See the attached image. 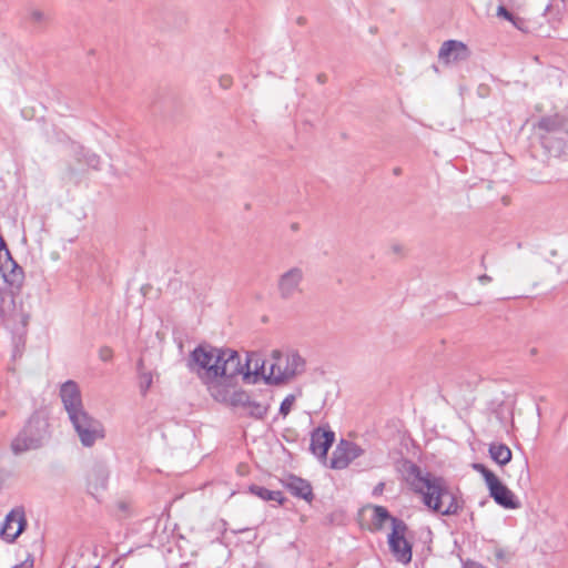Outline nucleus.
I'll return each mask as SVG.
<instances>
[{
  "instance_id": "obj_28",
  "label": "nucleus",
  "mask_w": 568,
  "mask_h": 568,
  "mask_svg": "<svg viewBox=\"0 0 568 568\" xmlns=\"http://www.w3.org/2000/svg\"><path fill=\"white\" fill-rule=\"evenodd\" d=\"M220 85L223 89H229L232 85V78L229 75H223L220 78Z\"/></svg>"
},
{
  "instance_id": "obj_7",
  "label": "nucleus",
  "mask_w": 568,
  "mask_h": 568,
  "mask_svg": "<svg viewBox=\"0 0 568 568\" xmlns=\"http://www.w3.org/2000/svg\"><path fill=\"white\" fill-rule=\"evenodd\" d=\"M407 525L398 518H392V532L388 535V546L395 558L408 564L412 560V545L406 539Z\"/></svg>"
},
{
  "instance_id": "obj_30",
  "label": "nucleus",
  "mask_w": 568,
  "mask_h": 568,
  "mask_svg": "<svg viewBox=\"0 0 568 568\" xmlns=\"http://www.w3.org/2000/svg\"><path fill=\"white\" fill-rule=\"evenodd\" d=\"M478 281L481 283V284H487L489 282H491V277L487 274H483L478 277Z\"/></svg>"
},
{
  "instance_id": "obj_5",
  "label": "nucleus",
  "mask_w": 568,
  "mask_h": 568,
  "mask_svg": "<svg viewBox=\"0 0 568 568\" xmlns=\"http://www.w3.org/2000/svg\"><path fill=\"white\" fill-rule=\"evenodd\" d=\"M473 468L483 476L489 490V496L497 505L506 509H517L520 507V501L517 499L515 494L485 465L474 464Z\"/></svg>"
},
{
  "instance_id": "obj_17",
  "label": "nucleus",
  "mask_w": 568,
  "mask_h": 568,
  "mask_svg": "<svg viewBox=\"0 0 568 568\" xmlns=\"http://www.w3.org/2000/svg\"><path fill=\"white\" fill-rule=\"evenodd\" d=\"M488 452L493 460L501 466L508 464L511 459V450L505 444L493 443L489 445Z\"/></svg>"
},
{
  "instance_id": "obj_2",
  "label": "nucleus",
  "mask_w": 568,
  "mask_h": 568,
  "mask_svg": "<svg viewBox=\"0 0 568 568\" xmlns=\"http://www.w3.org/2000/svg\"><path fill=\"white\" fill-rule=\"evenodd\" d=\"M409 475L413 476L412 488L422 495L423 503L427 508L443 516H454L462 511L463 498L448 486L443 477L423 473L414 464L409 467Z\"/></svg>"
},
{
  "instance_id": "obj_32",
  "label": "nucleus",
  "mask_w": 568,
  "mask_h": 568,
  "mask_svg": "<svg viewBox=\"0 0 568 568\" xmlns=\"http://www.w3.org/2000/svg\"><path fill=\"white\" fill-rule=\"evenodd\" d=\"M90 164L93 166V168H97L98 164H99V159L98 156L93 155L92 156V160H90Z\"/></svg>"
},
{
  "instance_id": "obj_22",
  "label": "nucleus",
  "mask_w": 568,
  "mask_h": 568,
  "mask_svg": "<svg viewBox=\"0 0 568 568\" xmlns=\"http://www.w3.org/2000/svg\"><path fill=\"white\" fill-rule=\"evenodd\" d=\"M392 516L388 510L383 506H375L373 509V524L376 529H381L386 520L392 521Z\"/></svg>"
},
{
  "instance_id": "obj_31",
  "label": "nucleus",
  "mask_w": 568,
  "mask_h": 568,
  "mask_svg": "<svg viewBox=\"0 0 568 568\" xmlns=\"http://www.w3.org/2000/svg\"><path fill=\"white\" fill-rule=\"evenodd\" d=\"M383 489H384V483H379V484L374 488V495L382 494Z\"/></svg>"
},
{
  "instance_id": "obj_15",
  "label": "nucleus",
  "mask_w": 568,
  "mask_h": 568,
  "mask_svg": "<svg viewBox=\"0 0 568 568\" xmlns=\"http://www.w3.org/2000/svg\"><path fill=\"white\" fill-rule=\"evenodd\" d=\"M108 479V467L102 463L94 464L87 475L88 489L90 494L95 496L98 493L104 490L106 488Z\"/></svg>"
},
{
  "instance_id": "obj_1",
  "label": "nucleus",
  "mask_w": 568,
  "mask_h": 568,
  "mask_svg": "<svg viewBox=\"0 0 568 568\" xmlns=\"http://www.w3.org/2000/svg\"><path fill=\"white\" fill-rule=\"evenodd\" d=\"M187 367L207 387L216 402L227 399V389L222 386V381L229 382L243 373L236 351L210 344H200L191 352Z\"/></svg>"
},
{
  "instance_id": "obj_19",
  "label": "nucleus",
  "mask_w": 568,
  "mask_h": 568,
  "mask_svg": "<svg viewBox=\"0 0 568 568\" xmlns=\"http://www.w3.org/2000/svg\"><path fill=\"white\" fill-rule=\"evenodd\" d=\"M561 125H562L561 118L558 114H555V115H549V116L541 118L538 121L536 126L539 130H542V131L549 133V132L559 131L561 129Z\"/></svg>"
},
{
  "instance_id": "obj_16",
  "label": "nucleus",
  "mask_w": 568,
  "mask_h": 568,
  "mask_svg": "<svg viewBox=\"0 0 568 568\" xmlns=\"http://www.w3.org/2000/svg\"><path fill=\"white\" fill-rule=\"evenodd\" d=\"M284 485L295 497L303 498L307 501L313 499V489L307 480L294 475H290L284 480Z\"/></svg>"
},
{
  "instance_id": "obj_26",
  "label": "nucleus",
  "mask_w": 568,
  "mask_h": 568,
  "mask_svg": "<svg viewBox=\"0 0 568 568\" xmlns=\"http://www.w3.org/2000/svg\"><path fill=\"white\" fill-rule=\"evenodd\" d=\"M99 356H100L101 361L109 362V361H111V358L113 356L112 349L109 347H102L100 349Z\"/></svg>"
},
{
  "instance_id": "obj_18",
  "label": "nucleus",
  "mask_w": 568,
  "mask_h": 568,
  "mask_svg": "<svg viewBox=\"0 0 568 568\" xmlns=\"http://www.w3.org/2000/svg\"><path fill=\"white\" fill-rule=\"evenodd\" d=\"M250 490L252 494L266 501L272 500L282 504L284 500L282 493L278 490H270L256 485L251 486Z\"/></svg>"
},
{
  "instance_id": "obj_33",
  "label": "nucleus",
  "mask_w": 568,
  "mask_h": 568,
  "mask_svg": "<svg viewBox=\"0 0 568 568\" xmlns=\"http://www.w3.org/2000/svg\"><path fill=\"white\" fill-rule=\"evenodd\" d=\"M529 478V475H528V470L526 469V480H528Z\"/></svg>"
},
{
  "instance_id": "obj_24",
  "label": "nucleus",
  "mask_w": 568,
  "mask_h": 568,
  "mask_svg": "<svg viewBox=\"0 0 568 568\" xmlns=\"http://www.w3.org/2000/svg\"><path fill=\"white\" fill-rule=\"evenodd\" d=\"M28 20L34 26H41L47 21V17L41 10L31 9L28 14Z\"/></svg>"
},
{
  "instance_id": "obj_10",
  "label": "nucleus",
  "mask_w": 568,
  "mask_h": 568,
  "mask_svg": "<svg viewBox=\"0 0 568 568\" xmlns=\"http://www.w3.org/2000/svg\"><path fill=\"white\" fill-rule=\"evenodd\" d=\"M27 519L22 507L12 509L4 518L0 535L8 542H13L24 530Z\"/></svg>"
},
{
  "instance_id": "obj_3",
  "label": "nucleus",
  "mask_w": 568,
  "mask_h": 568,
  "mask_svg": "<svg viewBox=\"0 0 568 568\" xmlns=\"http://www.w3.org/2000/svg\"><path fill=\"white\" fill-rule=\"evenodd\" d=\"M262 369L268 384L281 385L302 374L305 369V361L297 353L275 352L268 363V374L266 375V363H263Z\"/></svg>"
},
{
  "instance_id": "obj_29",
  "label": "nucleus",
  "mask_w": 568,
  "mask_h": 568,
  "mask_svg": "<svg viewBox=\"0 0 568 568\" xmlns=\"http://www.w3.org/2000/svg\"><path fill=\"white\" fill-rule=\"evenodd\" d=\"M13 568H33V558L28 556V558L21 562L20 565H16Z\"/></svg>"
},
{
  "instance_id": "obj_20",
  "label": "nucleus",
  "mask_w": 568,
  "mask_h": 568,
  "mask_svg": "<svg viewBox=\"0 0 568 568\" xmlns=\"http://www.w3.org/2000/svg\"><path fill=\"white\" fill-rule=\"evenodd\" d=\"M251 396L244 390H235L232 394L227 393V399L224 403H229L232 407L246 409L250 404Z\"/></svg>"
},
{
  "instance_id": "obj_27",
  "label": "nucleus",
  "mask_w": 568,
  "mask_h": 568,
  "mask_svg": "<svg viewBox=\"0 0 568 568\" xmlns=\"http://www.w3.org/2000/svg\"><path fill=\"white\" fill-rule=\"evenodd\" d=\"M497 16L503 17L506 20H511L513 16L511 13L503 6H499L497 9Z\"/></svg>"
},
{
  "instance_id": "obj_23",
  "label": "nucleus",
  "mask_w": 568,
  "mask_h": 568,
  "mask_svg": "<svg viewBox=\"0 0 568 568\" xmlns=\"http://www.w3.org/2000/svg\"><path fill=\"white\" fill-rule=\"evenodd\" d=\"M296 400V395L294 394H288L281 403V406H280V414L283 416V417H286L291 410H292V407L294 405Z\"/></svg>"
},
{
  "instance_id": "obj_11",
  "label": "nucleus",
  "mask_w": 568,
  "mask_h": 568,
  "mask_svg": "<svg viewBox=\"0 0 568 568\" xmlns=\"http://www.w3.org/2000/svg\"><path fill=\"white\" fill-rule=\"evenodd\" d=\"M0 271L4 281L10 285H18L23 278L22 268L13 261L10 251L0 235Z\"/></svg>"
},
{
  "instance_id": "obj_21",
  "label": "nucleus",
  "mask_w": 568,
  "mask_h": 568,
  "mask_svg": "<svg viewBox=\"0 0 568 568\" xmlns=\"http://www.w3.org/2000/svg\"><path fill=\"white\" fill-rule=\"evenodd\" d=\"M268 408H270V405L267 403H261V402L251 399L250 404L247 405V407L245 409V414L248 417H252L255 419H263L266 416Z\"/></svg>"
},
{
  "instance_id": "obj_14",
  "label": "nucleus",
  "mask_w": 568,
  "mask_h": 568,
  "mask_svg": "<svg viewBox=\"0 0 568 568\" xmlns=\"http://www.w3.org/2000/svg\"><path fill=\"white\" fill-rule=\"evenodd\" d=\"M334 439L335 434L333 430L318 427L311 433L310 449L317 458L325 460Z\"/></svg>"
},
{
  "instance_id": "obj_25",
  "label": "nucleus",
  "mask_w": 568,
  "mask_h": 568,
  "mask_svg": "<svg viewBox=\"0 0 568 568\" xmlns=\"http://www.w3.org/2000/svg\"><path fill=\"white\" fill-rule=\"evenodd\" d=\"M152 385L151 373L143 372L140 374V389L142 394H145Z\"/></svg>"
},
{
  "instance_id": "obj_12",
  "label": "nucleus",
  "mask_w": 568,
  "mask_h": 568,
  "mask_svg": "<svg viewBox=\"0 0 568 568\" xmlns=\"http://www.w3.org/2000/svg\"><path fill=\"white\" fill-rule=\"evenodd\" d=\"M60 397L69 417L84 409L81 390L74 381H67L61 385Z\"/></svg>"
},
{
  "instance_id": "obj_34",
  "label": "nucleus",
  "mask_w": 568,
  "mask_h": 568,
  "mask_svg": "<svg viewBox=\"0 0 568 568\" xmlns=\"http://www.w3.org/2000/svg\"><path fill=\"white\" fill-rule=\"evenodd\" d=\"M93 568H101L100 566H94Z\"/></svg>"
},
{
  "instance_id": "obj_9",
  "label": "nucleus",
  "mask_w": 568,
  "mask_h": 568,
  "mask_svg": "<svg viewBox=\"0 0 568 568\" xmlns=\"http://www.w3.org/2000/svg\"><path fill=\"white\" fill-rule=\"evenodd\" d=\"M364 450L355 443L342 439L335 447L332 459L331 467L333 469H344L346 468L354 459L358 458L363 455Z\"/></svg>"
},
{
  "instance_id": "obj_8",
  "label": "nucleus",
  "mask_w": 568,
  "mask_h": 568,
  "mask_svg": "<svg viewBox=\"0 0 568 568\" xmlns=\"http://www.w3.org/2000/svg\"><path fill=\"white\" fill-rule=\"evenodd\" d=\"M304 271L293 266L283 272L276 282L278 296L284 301H292L303 294Z\"/></svg>"
},
{
  "instance_id": "obj_13",
  "label": "nucleus",
  "mask_w": 568,
  "mask_h": 568,
  "mask_svg": "<svg viewBox=\"0 0 568 568\" xmlns=\"http://www.w3.org/2000/svg\"><path fill=\"white\" fill-rule=\"evenodd\" d=\"M470 55L467 45L457 40L445 41L438 52V59L445 64L466 61Z\"/></svg>"
},
{
  "instance_id": "obj_4",
  "label": "nucleus",
  "mask_w": 568,
  "mask_h": 568,
  "mask_svg": "<svg viewBox=\"0 0 568 568\" xmlns=\"http://www.w3.org/2000/svg\"><path fill=\"white\" fill-rule=\"evenodd\" d=\"M49 436V423L39 413L31 415L23 428L11 443L13 454L40 448Z\"/></svg>"
},
{
  "instance_id": "obj_6",
  "label": "nucleus",
  "mask_w": 568,
  "mask_h": 568,
  "mask_svg": "<svg viewBox=\"0 0 568 568\" xmlns=\"http://www.w3.org/2000/svg\"><path fill=\"white\" fill-rule=\"evenodd\" d=\"M80 442L85 447H91L98 439H103L104 427L102 423L93 418L85 409L69 417Z\"/></svg>"
}]
</instances>
